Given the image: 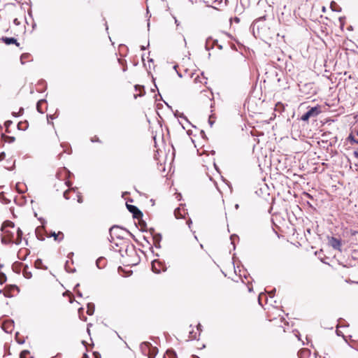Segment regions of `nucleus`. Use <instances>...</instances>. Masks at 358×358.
Segmentation results:
<instances>
[{
	"instance_id": "nucleus-27",
	"label": "nucleus",
	"mask_w": 358,
	"mask_h": 358,
	"mask_svg": "<svg viewBox=\"0 0 358 358\" xmlns=\"http://www.w3.org/2000/svg\"><path fill=\"white\" fill-rule=\"evenodd\" d=\"M6 281V276L5 274L2 273L0 276V283L3 284Z\"/></svg>"
},
{
	"instance_id": "nucleus-49",
	"label": "nucleus",
	"mask_w": 358,
	"mask_h": 358,
	"mask_svg": "<svg viewBox=\"0 0 358 358\" xmlns=\"http://www.w3.org/2000/svg\"><path fill=\"white\" fill-rule=\"evenodd\" d=\"M83 358H89V357H88L87 354L85 353V354L83 355Z\"/></svg>"
},
{
	"instance_id": "nucleus-34",
	"label": "nucleus",
	"mask_w": 358,
	"mask_h": 358,
	"mask_svg": "<svg viewBox=\"0 0 358 358\" xmlns=\"http://www.w3.org/2000/svg\"><path fill=\"white\" fill-rule=\"evenodd\" d=\"M12 124V122L10 120H8L5 122L6 127H9Z\"/></svg>"
},
{
	"instance_id": "nucleus-59",
	"label": "nucleus",
	"mask_w": 358,
	"mask_h": 358,
	"mask_svg": "<svg viewBox=\"0 0 358 358\" xmlns=\"http://www.w3.org/2000/svg\"><path fill=\"white\" fill-rule=\"evenodd\" d=\"M193 358H199L198 356H193Z\"/></svg>"
},
{
	"instance_id": "nucleus-44",
	"label": "nucleus",
	"mask_w": 358,
	"mask_h": 358,
	"mask_svg": "<svg viewBox=\"0 0 358 358\" xmlns=\"http://www.w3.org/2000/svg\"><path fill=\"white\" fill-rule=\"evenodd\" d=\"M180 117L183 118L185 120H186L187 122H188L187 119L184 116V115H183V114H181V115H180Z\"/></svg>"
},
{
	"instance_id": "nucleus-31",
	"label": "nucleus",
	"mask_w": 358,
	"mask_h": 358,
	"mask_svg": "<svg viewBox=\"0 0 358 358\" xmlns=\"http://www.w3.org/2000/svg\"><path fill=\"white\" fill-rule=\"evenodd\" d=\"M68 193H69V190H66V191L64 192V197L66 200H69V197L68 196Z\"/></svg>"
},
{
	"instance_id": "nucleus-29",
	"label": "nucleus",
	"mask_w": 358,
	"mask_h": 358,
	"mask_svg": "<svg viewBox=\"0 0 358 358\" xmlns=\"http://www.w3.org/2000/svg\"><path fill=\"white\" fill-rule=\"evenodd\" d=\"M6 157V153L2 152L0 153V161L3 160Z\"/></svg>"
},
{
	"instance_id": "nucleus-46",
	"label": "nucleus",
	"mask_w": 358,
	"mask_h": 358,
	"mask_svg": "<svg viewBox=\"0 0 358 358\" xmlns=\"http://www.w3.org/2000/svg\"><path fill=\"white\" fill-rule=\"evenodd\" d=\"M146 48H147V47H146V46H144V45H141V49L142 50H145Z\"/></svg>"
},
{
	"instance_id": "nucleus-23",
	"label": "nucleus",
	"mask_w": 358,
	"mask_h": 358,
	"mask_svg": "<svg viewBox=\"0 0 358 358\" xmlns=\"http://www.w3.org/2000/svg\"><path fill=\"white\" fill-rule=\"evenodd\" d=\"M189 338L191 340L197 339V333L194 331H190Z\"/></svg>"
},
{
	"instance_id": "nucleus-50",
	"label": "nucleus",
	"mask_w": 358,
	"mask_h": 358,
	"mask_svg": "<svg viewBox=\"0 0 358 358\" xmlns=\"http://www.w3.org/2000/svg\"><path fill=\"white\" fill-rule=\"evenodd\" d=\"M73 255V252H70L69 255H68V257L70 258V257H72Z\"/></svg>"
},
{
	"instance_id": "nucleus-54",
	"label": "nucleus",
	"mask_w": 358,
	"mask_h": 358,
	"mask_svg": "<svg viewBox=\"0 0 358 358\" xmlns=\"http://www.w3.org/2000/svg\"><path fill=\"white\" fill-rule=\"evenodd\" d=\"M238 207H239L238 204H236L235 208H236V209H238Z\"/></svg>"
},
{
	"instance_id": "nucleus-10",
	"label": "nucleus",
	"mask_w": 358,
	"mask_h": 358,
	"mask_svg": "<svg viewBox=\"0 0 358 358\" xmlns=\"http://www.w3.org/2000/svg\"><path fill=\"white\" fill-rule=\"evenodd\" d=\"M134 88L135 91H139L138 94H134L135 99H136L138 96H143L145 94V90L143 86L136 85Z\"/></svg>"
},
{
	"instance_id": "nucleus-26",
	"label": "nucleus",
	"mask_w": 358,
	"mask_h": 358,
	"mask_svg": "<svg viewBox=\"0 0 358 358\" xmlns=\"http://www.w3.org/2000/svg\"><path fill=\"white\" fill-rule=\"evenodd\" d=\"M29 57V54H22L20 57V61H21V63L23 64H24V59H26Z\"/></svg>"
},
{
	"instance_id": "nucleus-60",
	"label": "nucleus",
	"mask_w": 358,
	"mask_h": 358,
	"mask_svg": "<svg viewBox=\"0 0 358 358\" xmlns=\"http://www.w3.org/2000/svg\"><path fill=\"white\" fill-rule=\"evenodd\" d=\"M79 286V284H77L75 287V289Z\"/></svg>"
},
{
	"instance_id": "nucleus-45",
	"label": "nucleus",
	"mask_w": 358,
	"mask_h": 358,
	"mask_svg": "<svg viewBox=\"0 0 358 358\" xmlns=\"http://www.w3.org/2000/svg\"><path fill=\"white\" fill-rule=\"evenodd\" d=\"M192 223L191 219H189L188 221H187V224L189 225V227H190V224Z\"/></svg>"
},
{
	"instance_id": "nucleus-38",
	"label": "nucleus",
	"mask_w": 358,
	"mask_h": 358,
	"mask_svg": "<svg viewBox=\"0 0 358 358\" xmlns=\"http://www.w3.org/2000/svg\"><path fill=\"white\" fill-rule=\"evenodd\" d=\"M69 264V262L67 261L65 264V268L66 269L67 271H69L68 268H67V265ZM75 271V269H73V271H69V272H73Z\"/></svg>"
},
{
	"instance_id": "nucleus-6",
	"label": "nucleus",
	"mask_w": 358,
	"mask_h": 358,
	"mask_svg": "<svg viewBox=\"0 0 358 358\" xmlns=\"http://www.w3.org/2000/svg\"><path fill=\"white\" fill-rule=\"evenodd\" d=\"M329 244L334 249L341 251V239H338V238H336L334 237H331L329 240Z\"/></svg>"
},
{
	"instance_id": "nucleus-18",
	"label": "nucleus",
	"mask_w": 358,
	"mask_h": 358,
	"mask_svg": "<svg viewBox=\"0 0 358 358\" xmlns=\"http://www.w3.org/2000/svg\"><path fill=\"white\" fill-rule=\"evenodd\" d=\"M51 236L54 237V239L55 241H61L64 238V235L62 232H59L58 234H56L55 232H52L51 234Z\"/></svg>"
},
{
	"instance_id": "nucleus-41",
	"label": "nucleus",
	"mask_w": 358,
	"mask_h": 358,
	"mask_svg": "<svg viewBox=\"0 0 358 358\" xmlns=\"http://www.w3.org/2000/svg\"><path fill=\"white\" fill-rule=\"evenodd\" d=\"M353 155L357 159H358V151H355Z\"/></svg>"
},
{
	"instance_id": "nucleus-61",
	"label": "nucleus",
	"mask_w": 358,
	"mask_h": 358,
	"mask_svg": "<svg viewBox=\"0 0 358 358\" xmlns=\"http://www.w3.org/2000/svg\"><path fill=\"white\" fill-rule=\"evenodd\" d=\"M219 48H220V49H222V45H219Z\"/></svg>"
},
{
	"instance_id": "nucleus-4",
	"label": "nucleus",
	"mask_w": 358,
	"mask_h": 358,
	"mask_svg": "<svg viewBox=\"0 0 358 358\" xmlns=\"http://www.w3.org/2000/svg\"><path fill=\"white\" fill-rule=\"evenodd\" d=\"M320 113V110L318 107H312L301 116V120L308 121L310 117H316Z\"/></svg>"
},
{
	"instance_id": "nucleus-21",
	"label": "nucleus",
	"mask_w": 358,
	"mask_h": 358,
	"mask_svg": "<svg viewBox=\"0 0 358 358\" xmlns=\"http://www.w3.org/2000/svg\"><path fill=\"white\" fill-rule=\"evenodd\" d=\"M174 215H175V217L177 218V219H179V218H181L183 217V215L181 214L180 213V208H176L175 210H174Z\"/></svg>"
},
{
	"instance_id": "nucleus-30",
	"label": "nucleus",
	"mask_w": 358,
	"mask_h": 358,
	"mask_svg": "<svg viewBox=\"0 0 358 358\" xmlns=\"http://www.w3.org/2000/svg\"><path fill=\"white\" fill-rule=\"evenodd\" d=\"M24 275L25 276V278H30L31 277V273L30 272H25L24 273Z\"/></svg>"
},
{
	"instance_id": "nucleus-8",
	"label": "nucleus",
	"mask_w": 358,
	"mask_h": 358,
	"mask_svg": "<svg viewBox=\"0 0 358 358\" xmlns=\"http://www.w3.org/2000/svg\"><path fill=\"white\" fill-rule=\"evenodd\" d=\"M152 345L149 342H143L140 345V349L142 353L145 355H148L149 351H150Z\"/></svg>"
},
{
	"instance_id": "nucleus-52",
	"label": "nucleus",
	"mask_w": 358,
	"mask_h": 358,
	"mask_svg": "<svg viewBox=\"0 0 358 358\" xmlns=\"http://www.w3.org/2000/svg\"><path fill=\"white\" fill-rule=\"evenodd\" d=\"M175 23H176L177 25H178V20H177L176 18H175Z\"/></svg>"
},
{
	"instance_id": "nucleus-35",
	"label": "nucleus",
	"mask_w": 358,
	"mask_h": 358,
	"mask_svg": "<svg viewBox=\"0 0 358 358\" xmlns=\"http://www.w3.org/2000/svg\"><path fill=\"white\" fill-rule=\"evenodd\" d=\"M78 202L80 203L83 202V198H82L81 196H78Z\"/></svg>"
},
{
	"instance_id": "nucleus-39",
	"label": "nucleus",
	"mask_w": 358,
	"mask_h": 358,
	"mask_svg": "<svg viewBox=\"0 0 358 358\" xmlns=\"http://www.w3.org/2000/svg\"><path fill=\"white\" fill-rule=\"evenodd\" d=\"M91 141L92 142H95V141L96 142H99L100 141H99V138H92Z\"/></svg>"
},
{
	"instance_id": "nucleus-12",
	"label": "nucleus",
	"mask_w": 358,
	"mask_h": 358,
	"mask_svg": "<svg viewBox=\"0 0 358 358\" xmlns=\"http://www.w3.org/2000/svg\"><path fill=\"white\" fill-rule=\"evenodd\" d=\"M211 41H212V38H208L206 39V44H205V48L206 50H210V49H213L214 48V45H215V43L217 42V41H213L211 43Z\"/></svg>"
},
{
	"instance_id": "nucleus-56",
	"label": "nucleus",
	"mask_w": 358,
	"mask_h": 358,
	"mask_svg": "<svg viewBox=\"0 0 358 358\" xmlns=\"http://www.w3.org/2000/svg\"><path fill=\"white\" fill-rule=\"evenodd\" d=\"M143 239L145 240L148 243H149L148 241L147 240L146 237L144 236Z\"/></svg>"
},
{
	"instance_id": "nucleus-32",
	"label": "nucleus",
	"mask_w": 358,
	"mask_h": 358,
	"mask_svg": "<svg viewBox=\"0 0 358 358\" xmlns=\"http://www.w3.org/2000/svg\"><path fill=\"white\" fill-rule=\"evenodd\" d=\"M7 138L9 139V143H13L15 140V137L13 136H8Z\"/></svg>"
},
{
	"instance_id": "nucleus-42",
	"label": "nucleus",
	"mask_w": 358,
	"mask_h": 358,
	"mask_svg": "<svg viewBox=\"0 0 358 358\" xmlns=\"http://www.w3.org/2000/svg\"><path fill=\"white\" fill-rule=\"evenodd\" d=\"M234 237H238V236H237L236 235H235V234H234V235H231V237H230V238H231V243H232V244H234V243H233V238H234Z\"/></svg>"
},
{
	"instance_id": "nucleus-14",
	"label": "nucleus",
	"mask_w": 358,
	"mask_h": 358,
	"mask_svg": "<svg viewBox=\"0 0 358 358\" xmlns=\"http://www.w3.org/2000/svg\"><path fill=\"white\" fill-rule=\"evenodd\" d=\"M96 265L99 268H102L106 265V259L103 257H99L96 261Z\"/></svg>"
},
{
	"instance_id": "nucleus-58",
	"label": "nucleus",
	"mask_w": 358,
	"mask_h": 358,
	"mask_svg": "<svg viewBox=\"0 0 358 358\" xmlns=\"http://www.w3.org/2000/svg\"><path fill=\"white\" fill-rule=\"evenodd\" d=\"M210 7H212L213 8H217L215 6H210Z\"/></svg>"
},
{
	"instance_id": "nucleus-11",
	"label": "nucleus",
	"mask_w": 358,
	"mask_h": 358,
	"mask_svg": "<svg viewBox=\"0 0 358 358\" xmlns=\"http://www.w3.org/2000/svg\"><path fill=\"white\" fill-rule=\"evenodd\" d=\"M310 355V351L308 349H302L299 351L298 357L299 358H306Z\"/></svg>"
},
{
	"instance_id": "nucleus-36",
	"label": "nucleus",
	"mask_w": 358,
	"mask_h": 358,
	"mask_svg": "<svg viewBox=\"0 0 358 358\" xmlns=\"http://www.w3.org/2000/svg\"><path fill=\"white\" fill-rule=\"evenodd\" d=\"M83 308H80L78 309V313H79L80 317H81V313H83Z\"/></svg>"
},
{
	"instance_id": "nucleus-53",
	"label": "nucleus",
	"mask_w": 358,
	"mask_h": 358,
	"mask_svg": "<svg viewBox=\"0 0 358 358\" xmlns=\"http://www.w3.org/2000/svg\"><path fill=\"white\" fill-rule=\"evenodd\" d=\"M209 124H210V126H212L213 122L209 120Z\"/></svg>"
},
{
	"instance_id": "nucleus-51",
	"label": "nucleus",
	"mask_w": 358,
	"mask_h": 358,
	"mask_svg": "<svg viewBox=\"0 0 358 358\" xmlns=\"http://www.w3.org/2000/svg\"><path fill=\"white\" fill-rule=\"evenodd\" d=\"M47 117H48V119H49V118L53 119L54 118L53 116L50 115H48Z\"/></svg>"
},
{
	"instance_id": "nucleus-3",
	"label": "nucleus",
	"mask_w": 358,
	"mask_h": 358,
	"mask_svg": "<svg viewBox=\"0 0 358 358\" xmlns=\"http://www.w3.org/2000/svg\"><path fill=\"white\" fill-rule=\"evenodd\" d=\"M2 329L7 334H11L14 329V322L10 319L1 320Z\"/></svg>"
},
{
	"instance_id": "nucleus-33",
	"label": "nucleus",
	"mask_w": 358,
	"mask_h": 358,
	"mask_svg": "<svg viewBox=\"0 0 358 358\" xmlns=\"http://www.w3.org/2000/svg\"><path fill=\"white\" fill-rule=\"evenodd\" d=\"M262 296H263V294L262 293L259 295V297H258V302H259V304L261 306H262L261 299H262Z\"/></svg>"
},
{
	"instance_id": "nucleus-2",
	"label": "nucleus",
	"mask_w": 358,
	"mask_h": 358,
	"mask_svg": "<svg viewBox=\"0 0 358 358\" xmlns=\"http://www.w3.org/2000/svg\"><path fill=\"white\" fill-rule=\"evenodd\" d=\"M123 231H127L126 229L120 227L117 225H114L109 229V234L111 239H110V241L112 242L114 238H123Z\"/></svg>"
},
{
	"instance_id": "nucleus-15",
	"label": "nucleus",
	"mask_w": 358,
	"mask_h": 358,
	"mask_svg": "<svg viewBox=\"0 0 358 358\" xmlns=\"http://www.w3.org/2000/svg\"><path fill=\"white\" fill-rule=\"evenodd\" d=\"M158 266H159V262L157 260L152 261V269L156 273H160V268H158Z\"/></svg>"
},
{
	"instance_id": "nucleus-55",
	"label": "nucleus",
	"mask_w": 358,
	"mask_h": 358,
	"mask_svg": "<svg viewBox=\"0 0 358 358\" xmlns=\"http://www.w3.org/2000/svg\"><path fill=\"white\" fill-rule=\"evenodd\" d=\"M37 237H38V239L43 240V238H39L38 234H37Z\"/></svg>"
},
{
	"instance_id": "nucleus-13",
	"label": "nucleus",
	"mask_w": 358,
	"mask_h": 358,
	"mask_svg": "<svg viewBox=\"0 0 358 358\" xmlns=\"http://www.w3.org/2000/svg\"><path fill=\"white\" fill-rule=\"evenodd\" d=\"M163 358H177V355L173 350L169 349L166 350V354L164 355Z\"/></svg>"
},
{
	"instance_id": "nucleus-25",
	"label": "nucleus",
	"mask_w": 358,
	"mask_h": 358,
	"mask_svg": "<svg viewBox=\"0 0 358 358\" xmlns=\"http://www.w3.org/2000/svg\"><path fill=\"white\" fill-rule=\"evenodd\" d=\"M23 110H24V108H20L18 113L13 112L12 115L15 117H19L20 115L22 114Z\"/></svg>"
},
{
	"instance_id": "nucleus-9",
	"label": "nucleus",
	"mask_w": 358,
	"mask_h": 358,
	"mask_svg": "<svg viewBox=\"0 0 358 358\" xmlns=\"http://www.w3.org/2000/svg\"><path fill=\"white\" fill-rule=\"evenodd\" d=\"M1 40L6 45L15 44L17 47L20 45V43L17 41L16 38L13 37H2Z\"/></svg>"
},
{
	"instance_id": "nucleus-43",
	"label": "nucleus",
	"mask_w": 358,
	"mask_h": 358,
	"mask_svg": "<svg viewBox=\"0 0 358 358\" xmlns=\"http://www.w3.org/2000/svg\"><path fill=\"white\" fill-rule=\"evenodd\" d=\"M76 294H77L78 296L82 297V296H83L81 292H80V291H77Z\"/></svg>"
},
{
	"instance_id": "nucleus-57",
	"label": "nucleus",
	"mask_w": 358,
	"mask_h": 358,
	"mask_svg": "<svg viewBox=\"0 0 358 358\" xmlns=\"http://www.w3.org/2000/svg\"><path fill=\"white\" fill-rule=\"evenodd\" d=\"M252 289L251 287H249V288H248L249 292H252Z\"/></svg>"
},
{
	"instance_id": "nucleus-48",
	"label": "nucleus",
	"mask_w": 358,
	"mask_h": 358,
	"mask_svg": "<svg viewBox=\"0 0 358 358\" xmlns=\"http://www.w3.org/2000/svg\"><path fill=\"white\" fill-rule=\"evenodd\" d=\"M234 20H235L236 22H239V21H240L239 18H238V17H236L234 18Z\"/></svg>"
},
{
	"instance_id": "nucleus-22",
	"label": "nucleus",
	"mask_w": 358,
	"mask_h": 358,
	"mask_svg": "<svg viewBox=\"0 0 358 358\" xmlns=\"http://www.w3.org/2000/svg\"><path fill=\"white\" fill-rule=\"evenodd\" d=\"M348 139L352 143L358 144V140L356 139L352 134H350Z\"/></svg>"
},
{
	"instance_id": "nucleus-63",
	"label": "nucleus",
	"mask_w": 358,
	"mask_h": 358,
	"mask_svg": "<svg viewBox=\"0 0 358 358\" xmlns=\"http://www.w3.org/2000/svg\"><path fill=\"white\" fill-rule=\"evenodd\" d=\"M357 135L358 136V131H357Z\"/></svg>"
},
{
	"instance_id": "nucleus-16",
	"label": "nucleus",
	"mask_w": 358,
	"mask_h": 358,
	"mask_svg": "<svg viewBox=\"0 0 358 358\" xmlns=\"http://www.w3.org/2000/svg\"><path fill=\"white\" fill-rule=\"evenodd\" d=\"M87 313L89 315H92L94 313L95 306L94 304L92 303H88L87 305Z\"/></svg>"
},
{
	"instance_id": "nucleus-17",
	"label": "nucleus",
	"mask_w": 358,
	"mask_h": 358,
	"mask_svg": "<svg viewBox=\"0 0 358 358\" xmlns=\"http://www.w3.org/2000/svg\"><path fill=\"white\" fill-rule=\"evenodd\" d=\"M158 353V349L156 347H152L150 351L148 354V358H155Z\"/></svg>"
},
{
	"instance_id": "nucleus-37",
	"label": "nucleus",
	"mask_w": 358,
	"mask_h": 358,
	"mask_svg": "<svg viewBox=\"0 0 358 358\" xmlns=\"http://www.w3.org/2000/svg\"><path fill=\"white\" fill-rule=\"evenodd\" d=\"M336 334L338 336H342L343 337L344 336L342 332L338 329L336 330Z\"/></svg>"
},
{
	"instance_id": "nucleus-7",
	"label": "nucleus",
	"mask_w": 358,
	"mask_h": 358,
	"mask_svg": "<svg viewBox=\"0 0 358 358\" xmlns=\"http://www.w3.org/2000/svg\"><path fill=\"white\" fill-rule=\"evenodd\" d=\"M150 231L151 234L152 235V239L154 241L155 246L156 248H159L160 247L159 243L162 241V235L160 234H153L154 229H152V228H151L150 229Z\"/></svg>"
},
{
	"instance_id": "nucleus-40",
	"label": "nucleus",
	"mask_w": 358,
	"mask_h": 358,
	"mask_svg": "<svg viewBox=\"0 0 358 358\" xmlns=\"http://www.w3.org/2000/svg\"><path fill=\"white\" fill-rule=\"evenodd\" d=\"M36 264H40L42 263V260L40 259H38L36 261Z\"/></svg>"
},
{
	"instance_id": "nucleus-28",
	"label": "nucleus",
	"mask_w": 358,
	"mask_h": 358,
	"mask_svg": "<svg viewBox=\"0 0 358 358\" xmlns=\"http://www.w3.org/2000/svg\"><path fill=\"white\" fill-rule=\"evenodd\" d=\"M275 292V289H273L272 291L268 292V295L271 298H273L274 296V294Z\"/></svg>"
},
{
	"instance_id": "nucleus-19",
	"label": "nucleus",
	"mask_w": 358,
	"mask_h": 358,
	"mask_svg": "<svg viewBox=\"0 0 358 358\" xmlns=\"http://www.w3.org/2000/svg\"><path fill=\"white\" fill-rule=\"evenodd\" d=\"M46 101L45 99H41L39 100L37 103H36V109L38 110V113L43 114L44 112L43 111L42 108H41V104L43 103H45Z\"/></svg>"
},
{
	"instance_id": "nucleus-5",
	"label": "nucleus",
	"mask_w": 358,
	"mask_h": 358,
	"mask_svg": "<svg viewBox=\"0 0 358 358\" xmlns=\"http://www.w3.org/2000/svg\"><path fill=\"white\" fill-rule=\"evenodd\" d=\"M127 208L134 218L139 219L143 217V213L136 206L127 204Z\"/></svg>"
},
{
	"instance_id": "nucleus-24",
	"label": "nucleus",
	"mask_w": 358,
	"mask_h": 358,
	"mask_svg": "<svg viewBox=\"0 0 358 358\" xmlns=\"http://www.w3.org/2000/svg\"><path fill=\"white\" fill-rule=\"evenodd\" d=\"M29 354L28 350H23L20 352V358H27V356Z\"/></svg>"
},
{
	"instance_id": "nucleus-47",
	"label": "nucleus",
	"mask_w": 358,
	"mask_h": 358,
	"mask_svg": "<svg viewBox=\"0 0 358 358\" xmlns=\"http://www.w3.org/2000/svg\"><path fill=\"white\" fill-rule=\"evenodd\" d=\"M201 324H199L197 325V331H201Z\"/></svg>"
},
{
	"instance_id": "nucleus-62",
	"label": "nucleus",
	"mask_w": 358,
	"mask_h": 358,
	"mask_svg": "<svg viewBox=\"0 0 358 358\" xmlns=\"http://www.w3.org/2000/svg\"><path fill=\"white\" fill-rule=\"evenodd\" d=\"M201 133L202 134H204V131H201Z\"/></svg>"
},
{
	"instance_id": "nucleus-1",
	"label": "nucleus",
	"mask_w": 358,
	"mask_h": 358,
	"mask_svg": "<svg viewBox=\"0 0 358 358\" xmlns=\"http://www.w3.org/2000/svg\"><path fill=\"white\" fill-rule=\"evenodd\" d=\"M1 243L3 244L15 243L20 245L22 242V231L20 228L16 230L13 222L7 220L1 226Z\"/></svg>"
},
{
	"instance_id": "nucleus-20",
	"label": "nucleus",
	"mask_w": 358,
	"mask_h": 358,
	"mask_svg": "<svg viewBox=\"0 0 358 358\" xmlns=\"http://www.w3.org/2000/svg\"><path fill=\"white\" fill-rule=\"evenodd\" d=\"M331 8L333 11H336V12L341 11V8L338 5H337L335 2H332L331 3Z\"/></svg>"
}]
</instances>
